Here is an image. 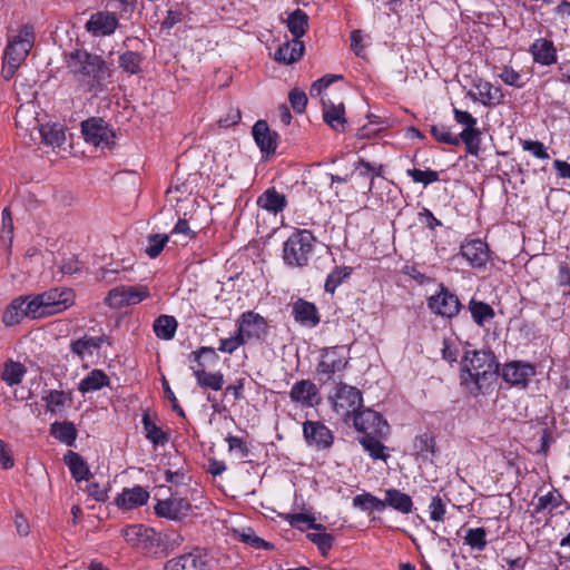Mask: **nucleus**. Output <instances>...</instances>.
<instances>
[{"label":"nucleus","instance_id":"nucleus-1","mask_svg":"<svg viewBox=\"0 0 570 570\" xmlns=\"http://www.w3.org/2000/svg\"><path fill=\"white\" fill-rule=\"evenodd\" d=\"M67 68L77 77L88 78L91 89L102 90L111 71L106 61L86 50H75L66 56Z\"/></svg>","mask_w":570,"mask_h":570},{"label":"nucleus","instance_id":"nucleus-2","mask_svg":"<svg viewBox=\"0 0 570 570\" xmlns=\"http://www.w3.org/2000/svg\"><path fill=\"white\" fill-rule=\"evenodd\" d=\"M462 367L475 383L478 390H482L484 385L498 377L499 364L491 352L466 351Z\"/></svg>","mask_w":570,"mask_h":570},{"label":"nucleus","instance_id":"nucleus-3","mask_svg":"<svg viewBox=\"0 0 570 570\" xmlns=\"http://www.w3.org/2000/svg\"><path fill=\"white\" fill-rule=\"evenodd\" d=\"M316 238L307 229H295L283 245V259L289 267H305L309 264Z\"/></svg>","mask_w":570,"mask_h":570},{"label":"nucleus","instance_id":"nucleus-4","mask_svg":"<svg viewBox=\"0 0 570 570\" xmlns=\"http://www.w3.org/2000/svg\"><path fill=\"white\" fill-rule=\"evenodd\" d=\"M35 41V31L31 26H23L18 35L9 41L3 57L2 75L11 79L21 63L29 55Z\"/></svg>","mask_w":570,"mask_h":570},{"label":"nucleus","instance_id":"nucleus-5","mask_svg":"<svg viewBox=\"0 0 570 570\" xmlns=\"http://www.w3.org/2000/svg\"><path fill=\"white\" fill-rule=\"evenodd\" d=\"M207 355L210 356V358L213 361L218 360V355H217L215 348L210 347V346H202L198 350L191 352L188 357H189V360L196 362L197 366L196 367L191 366L190 368L193 371V374L196 379L197 384L202 389H210L214 391H219V390H222V387L224 385V375L220 371L210 373V372H206L204 370L205 364L203 363L202 360L204 356H207Z\"/></svg>","mask_w":570,"mask_h":570},{"label":"nucleus","instance_id":"nucleus-6","mask_svg":"<svg viewBox=\"0 0 570 570\" xmlns=\"http://www.w3.org/2000/svg\"><path fill=\"white\" fill-rule=\"evenodd\" d=\"M330 401L336 414L347 419L362 407L363 397L358 389L340 382L335 386V392L330 396Z\"/></svg>","mask_w":570,"mask_h":570},{"label":"nucleus","instance_id":"nucleus-7","mask_svg":"<svg viewBox=\"0 0 570 570\" xmlns=\"http://www.w3.org/2000/svg\"><path fill=\"white\" fill-rule=\"evenodd\" d=\"M353 425L355 430L363 433L364 436H386L390 431V426L382 414L370 407H361L353 415Z\"/></svg>","mask_w":570,"mask_h":570},{"label":"nucleus","instance_id":"nucleus-8","mask_svg":"<svg viewBox=\"0 0 570 570\" xmlns=\"http://www.w3.org/2000/svg\"><path fill=\"white\" fill-rule=\"evenodd\" d=\"M428 307L435 315L453 318L460 313L462 305L458 295L441 284L439 292L428 298Z\"/></svg>","mask_w":570,"mask_h":570},{"label":"nucleus","instance_id":"nucleus-9","mask_svg":"<svg viewBox=\"0 0 570 570\" xmlns=\"http://www.w3.org/2000/svg\"><path fill=\"white\" fill-rule=\"evenodd\" d=\"M348 364V360L344 347L333 346L325 348L322 353L321 361L316 367L318 376H325L324 382L334 377L335 374L342 373Z\"/></svg>","mask_w":570,"mask_h":570},{"label":"nucleus","instance_id":"nucleus-10","mask_svg":"<svg viewBox=\"0 0 570 570\" xmlns=\"http://www.w3.org/2000/svg\"><path fill=\"white\" fill-rule=\"evenodd\" d=\"M148 296L146 286H118L108 292L105 303L111 308H120L138 304Z\"/></svg>","mask_w":570,"mask_h":570},{"label":"nucleus","instance_id":"nucleus-11","mask_svg":"<svg viewBox=\"0 0 570 570\" xmlns=\"http://www.w3.org/2000/svg\"><path fill=\"white\" fill-rule=\"evenodd\" d=\"M81 132L87 142L97 147H108L115 138L112 129L101 118H90L82 121Z\"/></svg>","mask_w":570,"mask_h":570},{"label":"nucleus","instance_id":"nucleus-12","mask_svg":"<svg viewBox=\"0 0 570 570\" xmlns=\"http://www.w3.org/2000/svg\"><path fill=\"white\" fill-rule=\"evenodd\" d=\"M237 331L245 341L261 340L267 334L268 325L262 315L248 311L243 313L237 320Z\"/></svg>","mask_w":570,"mask_h":570},{"label":"nucleus","instance_id":"nucleus-13","mask_svg":"<svg viewBox=\"0 0 570 570\" xmlns=\"http://www.w3.org/2000/svg\"><path fill=\"white\" fill-rule=\"evenodd\" d=\"M48 315L61 313L73 305L75 293L71 288L56 287L41 293Z\"/></svg>","mask_w":570,"mask_h":570},{"label":"nucleus","instance_id":"nucleus-14","mask_svg":"<svg viewBox=\"0 0 570 570\" xmlns=\"http://www.w3.org/2000/svg\"><path fill=\"white\" fill-rule=\"evenodd\" d=\"M303 434L306 443L318 450L330 449L334 442L332 431L320 421H305L303 423Z\"/></svg>","mask_w":570,"mask_h":570},{"label":"nucleus","instance_id":"nucleus-15","mask_svg":"<svg viewBox=\"0 0 570 570\" xmlns=\"http://www.w3.org/2000/svg\"><path fill=\"white\" fill-rule=\"evenodd\" d=\"M164 570H210V559L206 553L194 551L168 560Z\"/></svg>","mask_w":570,"mask_h":570},{"label":"nucleus","instance_id":"nucleus-16","mask_svg":"<svg viewBox=\"0 0 570 570\" xmlns=\"http://www.w3.org/2000/svg\"><path fill=\"white\" fill-rule=\"evenodd\" d=\"M118 26L119 21L115 12L98 11L91 14L85 28L95 37H106L112 35Z\"/></svg>","mask_w":570,"mask_h":570},{"label":"nucleus","instance_id":"nucleus-17","mask_svg":"<svg viewBox=\"0 0 570 570\" xmlns=\"http://www.w3.org/2000/svg\"><path fill=\"white\" fill-rule=\"evenodd\" d=\"M154 509L158 517L178 521L188 515L191 504L184 498H169L158 500Z\"/></svg>","mask_w":570,"mask_h":570},{"label":"nucleus","instance_id":"nucleus-18","mask_svg":"<svg viewBox=\"0 0 570 570\" xmlns=\"http://www.w3.org/2000/svg\"><path fill=\"white\" fill-rule=\"evenodd\" d=\"M292 315L301 326L313 328L321 323V315L316 305L304 298H297L292 304Z\"/></svg>","mask_w":570,"mask_h":570},{"label":"nucleus","instance_id":"nucleus-19","mask_svg":"<svg viewBox=\"0 0 570 570\" xmlns=\"http://www.w3.org/2000/svg\"><path fill=\"white\" fill-rule=\"evenodd\" d=\"M534 374L535 370L531 364L520 361L508 363L502 370V377L507 383L521 387H525Z\"/></svg>","mask_w":570,"mask_h":570},{"label":"nucleus","instance_id":"nucleus-20","mask_svg":"<svg viewBox=\"0 0 570 570\" xmlns=\"http://www.w3.org/2000/svg\"><path fill=\"white\" fill-rule=\"evenodd\" d=\"M289 397L303 407H312L318 404V389L311 380H301L292 386Z\"/></svg>","mask_w":570,"mask_h":570},{"label":"nucleus","instance_id":"nucleus-21","mask_svg":"<svg viewBox=\"0 0 570 570\" xmlns=\"http://www.w3.org/2000/svg\"><path fill=\"white\" fill-rule=\"evenodd\" d=\"M473 87L476 94L469 92L474 100L480 101L485 107L497 106L503 102L504 95L501 88L493 86L491 82L478 79L474 80Z\"/></svg>","mask_w":570,"mask_h":570},{"label":"nucleus","instance_id":"nucleus-22","mask_svg":"<svg viewBox=\"0 0 570 570\" xmlns=\"http://www.w3.org/2000/svg\"><path fill=\"white\" fill-rule=\"evenodd\" d=\"M461 255L474 268H482L489 261V248L481 239H471L461 245Z\"/></svg>","mask_w":570,"mask_h":570},{"label":"nucleus","instance_id":"nucleus-23","mask_svg":"<svg viewBox=\"0 0 570 570\" xmlns=\"http://www.w3.org/2000/svg\"><path fill=\"white\" fill-rule=\"evenodd\" d=\"M253 137L263 154H274L277 148L278 134L272 131L265 120H258L253 126Z\"/></svg>","mask_w":570,"mask_h":570},{"label":"nucleus","instance_id":"nucleus-24","mask_svg":"<svg viewBox=\"0 0 570 570\" xmlns=\"http://www.w3.org/2000/svg\"><path fill=\"white\" fill-rule=\"evenodd\" d=\"M323 119L334 130L338 132L345 131L346 118L345 108L342 102L333 104L331 100L323 99Z\"/></svg>","mask_w":570,"mask_h":570},{"label":"nucleus","instance_id":"nucleus-25","mask_svg":"<svg viewBox=\"0 0 570 570\" xmlns=\"http://www.w3.org/2000/svg\"><path fill=\"white\" fill-rule=\"evenodd\" d=\"M533 60L543 66H550L557 60V51L551 40L540 38L530 47Z\"/></svg>","mask_w":570,"mask_h":570},{"label":"nucleus","instance_id":"nucleus-26","mask_svg":"<svg viewBox=\"0 0 570 570\" xmlns=\"http://www.w3.org/2000/svg\"><path fill=\"white\" fill-rule=\"evenodd\" d=\"M257 205L273 214L282 213L287 206L286 196L274 187L266 189L258 198Z\"/></svg>","mask_w":570,"mask_h":570},{"label":"nucleus","instance_id":"nucleus-27","mask_svg":"<svg viewBox=\"0 0 570 570\" xmlns=\"http://www.w3.org/2000/svg\"><path fill=\"white\" fill-rule=\"evenodd\" d=\"M304 42L301 39L293 38L282 45L275 53V60L286 65L298 61L304 53Z\"/></svg>","mask_w":570,"mask_h":570},{"label":"nucleus","instance_id":"nucleus-28","mask_svg":"<svg viewBox=\"0 0 570 570\" xmlns=\"http://www.w3.org/2000/svg\"><path fill=\"white\" fill-rule=\"evenodd\" d=\"M63 461L66 465L69 468L72 478L77 482H80L82 480L88 481L90 479L91 472L89 470V466L79 453L69 450L65 454Z\"/></svg>","mask_w":570,"mask_h":570},{"label":"nucleus","instance_id":"nucleus-29","mask_svg":"<svg viewBox=\"0 0 570 570\" xmlns=\"http://www.w3.org/2000/svg\"><path fill=\"white\" fill-rule=\"evenodd\" d=\"M149 499V493L141 487L125 489L116 499L118 507L134 509L145 504Z\"/></svg>","mask_w":570,"mask_h":570},{"label":"nucleus","instance_id":"nucleus-30","mask_svg":"<svg viewBox=\"0 0 570 570\" xmlns=\"http://www.w3.org/2000/svg\"><path fill=\"white\" fill-rule=\"evenodd\" d=\"M383 504L384 509L386 507H391L403 514H409L413 510V501L411 497L397 489H387L385 491V499L383 500Z\"/></svg>","mask_w":570,"mask_h":570},{"label":"nucleus","instance_id":"nucleus-31","mask_svg":"<svg viewBox=\"0 0 570 570\" xmlns=\"http://www.w3.org/2000/svg\"><path fill=\"white\" fill-rule=\"evenodd\" d=\"M110 385L109 376L101 370H92L88 375L80 381L78 390L82 393H90L99 391L105 386Z\"/></svg>","mask_w":570,"mask_h":570},{"label":"nucleus","instance_id":"nucleus-32","mask_svg":"<svg viewBox=\"0 0 570 570\" xmlns=\"http://www.w3.org/2000/svg\"><path fill=\"white\" fill-rule=\"evenodd\" d=\"M39 134L42 142L51 147H60L66 140L63 127L56 122L40 125Z\"/></svg>","mask_w":570,"mask_h":570},{"label":"nucleus","instance_id":"nucleus-33","mask_svg":"<svg viewBox=\"0 0 570 570\" xmlns=\"http://www.w3.org/2000/svg\"><path fill=\"white\" fill-rule=\"evenodd\" d=\"M50 434L65 443L68 446H72L77 439V429L72 422H55L50 426Z\"/></svg>","mask_w":570,"mask_h":570},{"label":"nucleus","instance_id":"nucleus-34","mask_svg":"<svg viewBox=\"0 0 570 570\" xmlns=\"http://www.w3.org/2000/svg\"><path fill=\"white\" fill-rule=\"evenodd\" d=\"M178 327V323L174 316L170 315H160L158 316L153 325L155 335L164 341H169L174 338L176 331Z\"/></svg>","mask_w":570,"mask_h":570},{"label":"nucleus","instance_id":"nucleus-35","mask_svg":"<svg viewBox=\"0 0 570 570\" xmlns=\"http://www.w3.org/2000/svg\"><path fill=\"white\" fill-rule=\"evenodd\" d=\"M469 311L472 320L479 326H484L487 322L493 320L495 316V312L491 305L485 302L476 301L475 298L469 302Z\"/></svg>","mask_w":570,"mask_h":570},{"label":"nucleus","instance_id":"nucleus-36","mask_svg":"<svg viewBox=\"0 0 570 570\" xmlns=\"http://www.w3.org/2000/svg\"><path fill=\"white\" fill-rule=\"evenodd\" d=\"M286 26L293 38L301 39L308 28V16L301 9L294 10L286 20Z\"/></svg>","mask_w":570,"mask_h":570},{"label":"nucleus","instance_id":"nucleus-37","mask_svg":"<svg viewBox=\"0 0 570 570\" xmlns=\"http://www.w3.org/2000/svg\"><path fill=\"white\" fill-rule=\"evenodd\" d=\"M24 305L26 298H14L6 308L2 316V322L7 326H13L19 324L23 317H27V314H24Z\"/></svg>","mask_w":570,"mask_h":570},{"label":"nucleus","instance_id":"nucleus-38","mask_svg":"<svg viewBox=\"0 0 570 570\" xmlns=\"http://www.w3.org/2000/svg\"><path fill=\"white\" fill-rule=\"evenodd\" d=\"M26 367L20 363L12 360H8L3 364L1 372V379L9 385H18L22 382L26 374Z\"/></svg>","mask_w":570,"mask_h":570},{"label":"nucleus","instance_id":"nucleus-39","mask_svg":"<svg viewBox=\"0 0 570 570\" xmlns=\"http://www.w3.org/2000/svg\"><path fill=\"white\" fill-rule=\"evenodd\" d=\"M142 425L146 438L154 445H163L168 442V435L151 421L148 413H144L142 415Z\"/></svg>","mask_w":570,"mask_h":570},{"label":"nucleus","instance_id":"nucleus-40","mask_svg":"<svg viewBox=\"0 0 570 570\" xmlns=\"http://www.w3.org/2000/svg\"><path fill=\"white\" fill-rule=\"evenodd\" d=\"M456 136L460 138V142H464L468 154L478 155L481 145V131L476 126L464 128L460 135Z\"/></svg>","mask_w":570,"mask_h":570},{"label":"nucleus","instance_id":"nucleus-41","mask_svg":"<svg viewBox=\"0 0 570 570\" xmlns=\"http://www.w3.org/2000/svg\"><path fill=\"white\" fill-rule=\"evenodd\" d=\"M144 58L135 51H126L119 56V67L130 75H137L141 71V62Z\"/></svg>","mask_w":570,"mask_h":570},{"label":"nucleus","instance_id":"nucleus-42","mask_svg":"<svg viewBox=\"0 0 570 570\" xmlns=\"http://www.w3.org/2000/svg\"><path fill=\"white\" fill-rule=\"evenodd\" d=\"M384 438L385 436L367 435V436H363L360 440V442L373 459L386 460L389 456L385 453L386 448L381 442V439H384Z\"/></svg>","mask_w":570,"mask_h":570},{"label":"nucleus","instance_id":"nucleus-43","mask_svg":"<svg viewBox=\"0 0 570 570\" xmlns=\"http://www.w3.org/2000/svg\"><path fill=\"white\" fill-rule=\"evenodd\" d=\"M352 273L351 267L337 266L326 277L324 289L327 293L333 294L335 289L350 277Z\"/></svg>","mask_w":570,"mask_h":570},{"label":"nucleus","instance_id":"nucleus-44","mask_svg":"<svg viewBox=\"0 0 570 570\" xmlns=\"http://www.w3.org/2000/svg\"><path fill=\"white\" fill-rule=\"evenodd\" d=\"M102 342V337H83L72 341L70 344V350L80 358H83L86 352L100 348Z\"/></svg>","mask_w":570,"mask_h":570},{"label":"nucleus","instance_id":"nucleus-45","mask_svg":"<svg viewBox=\"0 0 570 570\" xmlns=\"http://www.w3.org/2000/svg\"><path fill=\"white\" fill-rule=\"evenodd\" d=\"M287 522L297 529L303 530L304 527L317 531H324L325 527L321 523H316L314 517L305 513H293L286 517Z\"/></svg>","mask_w":570,"mask_h":570},{"label":"nucleus","instance_id":"nucleus-46","mask_svg":"<svg viewBox=\"0 0 570 570\" xmlns=\"http://www.w3.org/2000/svg\"><path fill=\"white\" fill-rule=\"evenodd\" d=\"M430 132L433 138L442 144L458 146L460 145V138L452 134L450 128L443 124L432 125L430 128Z\"/></svg>","mask_w":570,"mask_h":570},{"label":"nucleus","instance_id":"nucleus-47","mask_svg":"<svg viewBox=\"0 0 570 570\" xmlns=\"http://www.w3.org/2000/svg\"><path fill=\"white\" fill-rule=\"evenodd\" d=\"M464 542L472 549L482 551L488 544L487 530L484 528L469 529L464 535Z\"/></svg>","mask_w":570,"mask_h":570},{"label":"nucleus","instance_id":"nucleus-48","mask_svg":"<svg viewBox=\"0 0 570 570\" xmlns=\"http://www.w3.org/2000/svg\"><path fill=\"white\" fill-rule=\"evenodd\" d=\"M353 505L355 508H360L364 511L377 510L382 511L384 509L383 500L374 497L371 493H362L353 499Z\"/></svg>","mask_w":570,"mask_h":570},{"label":"nucleus","instance_id":"nucleus-49","mask_svg":"<svg viewBox=\"0 0 570 570\" xmlns=\"http://www.w3.org/2000/svg\"><path fill=\"white\" fill-rule=\"evenodd\" d=\"M43 401L46 402L47 411L56 413L65 406L66 395L63 391L50 390L48 394L43 396Z\"/></svg>","mask_w":570,"mask_h":570},{"label":"nucleus","instance_id":"nucleus-50","mask_svg":"<svg viewBox=\"0 0 570 570\" xmlns=\"http://www.w3.org/2000/svg\"><path fill=\"white\" fill-rule=\"evenodd\" d=\"M239 539L242 542L249 544L255 549L272 550L274 548L272 543L256 535V533L252 529H247L240 532Z\"/></svg>","mask_w":570,"mask_h":570},{"label":"nucleus","instance_id":"nucleus-51","mask_svg":"<svg viewBox=\"0 0 570 570\" xmlns=\"http://www.w3.org/2000/svg\"><path fill=\"white\" fill-rule=\"evenodd\" d=\"M168 242V235L154 234L148 237V245L146 247V254L150 258H156Z\"/></svg>","mask_w":570,"mask_h":570},{"label":"nucleus","instance_id":"nucleus-52","mask_svg":"<svg viewBox=\"0 0 570 570\" xmlns=\"http://www.w3.org/2000/svg\"><path fill=\"white\" fill-rule=\"evenodd\" d=\"M307 538L318 548L323 556H326L334 543V537L326 532L308 533Z\"/></svg>","mask_w":570,"mask_h":570},{"label":"nucleus","instance_id":"nucleus-53","mask_svg":"<svg viewBox=\"0 0 570 570\" xmlns=\"http://www.w3.org/2000/svg\"><path fill=\"white\" fill-rule=\"evenodd\" d=\"M24 314H27V317L30 318L48 316L43 301L41 299V294L36 295L32 299L26 303Z\"/></svg>","mask_w":570,"mask_h":570},{"label":"nucleus","instance_id":"nucleus-54","mask_svg":"<svg viewBox=\"0 0 570 570\" xmlns=\"http://www.w3.org/2000/svg\"><path fill=\"white\" fill-rule=\"evenodd\" d=\"M407 175L414 183L429 185L439 180V173L432 169L421 170L416 168L407 169Z\"/></svg>","mask_w":570,"mask_h":570},{"label":"nucleus","instance_id":"nucleus-55","mask_svg":"<svg viewBox=\"0 0 570 570\" xmlns=\"http://www.w3.org/2000/svg\"><path fill=\"white\" fill-rule=\"evenodd\" d=\"M245 340L240 333L236 330L235 335L228 338H220L218 351L223 353L233 354L238 347L245 344Z\"/></svg>","mask_w":570,"mask_h":570},{"label":"nucleus","instance_id":"nucleus-56","mask_svg":"<svg viewBox=\"0 0 570 570\" xmlns=\"http://www.w3.org/2000/svg\"><path fill=\"white\" fill-rule=\"evenodd\" d=\"M561 503V494L557 491H550L538 499L535 511L540 512L546 509L558 508Z\"/></svg>","mask_w":570,"mask_h":570},{"label":"nucleus","instance_id":"nucleus-57","mask_svg":"<svg viewBox=\"0 0 570 570\" xmlns=\"http://www.w3.org/2000/svg\"><path fill=\"white\" fill-rule=\"evenodd\" d=\"M0 238L3 243H8L9 245H11L13 239V222L8 207L2 210V229Z\"/></svg>","mask_w":570,"mask_h":570},{"label":"nucleus","instance_id":"nucleus-58","mask_svg":"<svg viewBox=\"0 0 570 570\" xmlns=\"http://www.w3.org/2000/svg\"><path fill=\"white\" fill-rule=\"evenodd\" d=\"M146 532L147 529L142 524H132L121 530L122 537L131 546H137Z\"/></svg>","mask_w":570,"mask_h":570},{"label":"nucleus","instance_id":"nucleus-59","mask_svg":"<svg viewBox=\"0 0 570 570\" xmlns=\"http://www.w3.org/2000/svg\"><path fill=\"white\" fill-rule=\"evenodd\" d=\"M414 448L419 454L424 455L425 453L434 454L435 441L434 438L424 433L422 435L416 436L414 441Z\"/></svg>","mask_w":570,"mask_h":570},{"label":"nucleus","instance_id":"nucleus-60","mask_svg":"<svg viewBox=\"0 0 570 570\" xmlns=\"http://www.w3.org/2000/svg\"><path fill=\"white\" fill-rule=\"evenodd\" d=\"M288 100L294 111L302 114L307 105V96L304 91L292 89L288 95Z\"/></svg>","mask_w":570,"mask_h":570},{"label":"nucleus","instance_id":"nucleus-61","mask_svg":"<svg viewBox=\"0 0 570 570\" xmlns=\"http://www.w3.org/2000/svg\"><path fill=\"white\" fill-rule=\"evenodd\" d=\"M430 518L433 521H443L446 512L445 503L441 497L435 495L432 498L429 505Z\"/></svg>","mask_w":570,"mask_h":570},{"label":"nucleus","instance_id":"nucleus-62","mask_svg":"<svg viewBox=\"0 0 570 570\" xmlns=\"http://www.w3.org/2000/svg\"><path fill=\"white\" fill-rule=\"evenodd\" d=\"M501 80L512 87L521 88L523 82L521 81V75L512 69L511 67L504 66L499 73Z\"/></svg>","mask_w":570,"mask_h":570},{"label":"nucleus","instance_id":"nucleus-63","mask_svg":"<svg viewBox=\"0 0 570 570\" xmlns=\"http://www.w3.org/2000/svg\"><path fill=\"white\" fill-rule=\"evenodd\" d=\"M522 148L527 151H530L534 157L539 159H548L549 154L544 145L538 140H523Z\"/></svg>","mask_w":570,"mask_h":570},{"label":"nucleus","instance_id":"nucleus-64","mask_svg":"<svg viewBox=\"0 0 570 570\" xmlns=\"http://www.w3.org/2000/svg\"><path fill=\"white\" fill-rule=\"evenodd\" d=\"M226 442L228 443L229 451L238 450L240 452L242 458L248 456L249 450L243 439L229 435L226 438Z\"/></svg>","mask_w":570,"mask_h":570}]
</instances>
